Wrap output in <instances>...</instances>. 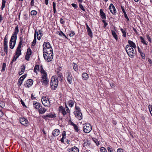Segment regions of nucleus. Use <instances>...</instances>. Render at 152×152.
I'll return each instance as SVG.
<instances>
[{"instance_id":"c85d7f7f","label":"nucleus","mask_w":152,"mask_h":152,"mask_svg":"<svg viewBox=\"0 0 152 152\" xmlns=\"http://www.w3.org/2000/svg\"><path fill=\"white\" fill-rule=\"evenodd\" d=\"M73 68L76 72H77L78 70V65L75 63H73L72 64Z\"/></svg>"},{"instance_id":"0eeeda50","label":"nucleus","mask_w":152,"mask_h":152,"mask_svg":"<svg viewBox=\"0 0 152 152\" xmlns=\"http://www.w3.org/2000/svg\"><path fill=\"white\" fill-rule=\"evenodd\" d=\"M110 10L111 13L113 15H116V11L115 7L112 4H111L109 6Z\"/></svg>"},{"instance_id":"4d7b16f0","label":"nucleus","mask_w":152,"mask_h":152,"mask_svg":"<svg viewBox=\"0 0 152 152\" xmlns=\"http://www.w3.org/2000/svg\"><path fill=\"white\" fill-rule=\"evenodd\" d=\"M71 5L75 9H77L78 7L77 5L75 4L72 3Z\"/></svg>"},{"instance_id":"338daca9","label":"nucleus","mask_w":152,"mask_h":152,"mask_svg":"<svg viewBox=\"0 0 152 152\" xmlns=\"http://www.w3.org/2000/svg\"><path fill=\"white\" fill-rule=\"evenodd\" d=\"M40 69H41V72L42 73H43V74L45 72V70L43 69V68L42 66H41Z\"/></svg>"},{"instance_id":"4c0bfd02","label":"nucleus","mask_w":152,"mask_h":152,"mask_svg":"<svg viewBox=\"0 0 152 152\" xmlns=\"http://www.w3.org/2000/svg\"><path fill=\"white\" fill-rule=\"evenodd\" d=\"M6 0H2V3L1 7V8L2 10H3L4 8L5 7V6Z\"/></svg>"},{"instance_id":"f8f14e48","label":"nucleus","mask_w":152,"mask_h":152,"mask_svg":"<svg viewBox=\"0 0 152 152\" xmlns=\"http://www.w3.org/2000/svg\"><path fill=\"white\" fill-rule=\"evenodd\" d=\"M66 75H67V81L70 84H71L72 80V75L70 72H67L66 73Z\"/></svg>"},{"instance_id":"bb28decb","label":"nucleus","mask_w":152,"mask_h":152,"mask_svg":"<svg viewBox=\"0 0 152 152\" xmlns=\"http://www.w3.org/2000/svg\"><path fill=\"white\" fill-rule=\"evenodd\" d=\"M43 53V57L44 58V59H45V60L47 62H50V61H52V60H51L50 61H48V60H47V58H49V56H49V55H48L46 53Z\"/></svg>"},{"instance_id":"6ab92c4d","label":"nucleus","mask_w":152,"mask_h":152,"mask_svg":"<svg viewBox=\"0 0 152 152\" xmlns=\"http://www.w3.org/2000/svg\"><path fill=\"white\" fill-rule=\"evenodd\" d=\"M34 107L36 109H39L40 106H41V105L38 102H34L33 103Z\"/></svg>"},{"instance_id":"2eb2a0df","label":"nucleus","mask_w":152,"mask_h":152,"mask_svg":"<svg viewBox=\"0 0 152 152\" xmlns=\"http://www.w3.org/2000/svg\"><path fill=\"white\" fill-rule=\"evenodd\" d=\"M68 151L69 152H79V149L76 147L74 146L69 149Z\"/></svg>"},{"instance_id":"680f3d73","label":"nucleus","mask_w":152,"mask_h":152,"mask_svg":"<svg viewBox=\"0 0 152 152\" xmlns=\"http://www.w3.org/2000/svg\"><path fill=\"white\" fill-rule=\"evenodd\" d=\"M61 112L62 113L64 116L66 114V111H65V109L63 110Z\"/></svg>"},{"instance_id":"3c124183","label":"nucleus","mask_w":152,"mask_h":152,"mask_svg":"<svg viewBox=\"0 0 152 152\" xmlns=\"http://www.w3.org/2000/svg\"><path fill=\"white\" fill-rule=\"evenodd\" d=\"M75 111H77V112L81 111L80 108L76 106H75Z\"/></svg>"},{"instance_id":"de8ad7c7","label":"nucleus","mask_w":152,"mask_h":152,"mask_svg":"<svg viewBox=\"0 0 152 152\" xmlns=\"http://www.w3.org/2000/svg\"><path fill=\"white\" fill-rule=\"evenodd\" d=\"M7 38L5 36L4 39V45H7Z\"/></svg>"},{"instance_id":"9d476101","label":"nucleus","mask_w":152,"mask_h":152,"mask_svg":"<svg viewBox=\"0 0 152 152\" xmlns=\"http://www.w3.org/2000/svg\"><path fill=\"white\" fill-rule=\"evenodd\" d=\"M74 114L75 116L79 120L82 119V115L81 111L77 112V111H74Z\"/></svg>"},{"instance_id":"13d9d810","label":"nucleus","mask_w":152,"mask_h":152,"mask_svg":"<svg viewBox=\"0 0 152 152\" xmlns=\"http://www.w3.org/2000/svg\"><path fill=\"white\" fill-rule=\"evenodd\" d=\"M79 7L83 11H85V10L83 5L81 4H79Z\"/></svg>"},{"instance_id":"58836bf2","label":"nucleus","mask_w":152,"mask_h":152,"mask_svg":"<svg viewBox=\"0 0 152 152\" xmlns=\"http://www.w3.org/2000/svg\"><path fill=\"white\" fill-rule=\"evenodd\" d=\"M47 115L48 117H49L51 118L56 117V115L55 114L53 115L51 113H49L48 115Z\"/></svg>"},{"instance_id":"7ed1b4c3","label":"nucleus","mask_w":152,"mask_h":152,"mask_svg":"<svg viewBox=\"0 0 152 152\" xmlns=\"http://www.w3.org/2000/svg\"><path fill=\"white\" fill-rule=\"evenodd\" d=\"M83 131L86 133L90 132L92 130V127L91 124L89 123H86L83 124Z\"/></svg>"},{"instance_id":"7c9ffc66","label":"nucleus","mask_w":152,"mask_h":152,"mask_svg":"<svg viewBox=\"0 0 152 152\" xmlns=\"http://www.w3.org/2000/svg\"><path fill=\"white\" fill-rule=\"evenodd\" d=\"M112 31V34L113 36V37L115 39L117 40L118 39L117 35L116 34V33L115 32V31L112 30L111 31Z\"/></svg>"},{"instance_id":"393cba45","label":"nucleus","mask_w":152,"mask_h":152,"mask_svg":"<svg viewBox=\"0 0 152 152\" xmlns=\"http://www.w3.org/2000/svg\"><path fill=\"white\" fill-rule=\"evenodd\" d=\"M37 32L35 30V33L34 34V39L32 42V45H33L34 46L35 45L36 42V36H37Z\"/></svg>"},{"instance_id":"e433bc0d","label":"nucleus","mask_w":152,"mask_h":152,"mask_svg":"<svg viewBox=\"0 0 152 152\" xmlns=\"http://www.w3.org/2000/svg\"><path fill=\"white\" fill-rule=\"evenodd\" d=\"M121 30L123 34V36L124 37H126V29H124L122 28H121Z\"/></svg>"},{"instance_id":"69168bd1","label":"nucleus","mask_w":152,"mask_h":152,"mask_svg":"<svg viewBox=\"0 0 152 152\" xmlns=\"http://www.w3.org/2000/svg\"><path fill=\"white\" fill-rule=\"evenodd\" d=\"M75 35V33L74 31H72L69 34L70 37H73Z\"/></svg>"},{"instance_id":"cd10ccee","label":"nucleus","mask_w":152,"mask_h":152,"mask_svg":"<svg viewBox=\"0 0 152 152\" xmlns=\"http://www.w3.org/2000/svg\"><path fill=\"white\" fill-rule=\"evenodd\" d=\"M82 77L84 80H87L89 76L87 73L85 72L83 74Z\"/></svg>"},{"instance_id":"a211bd4d","label":"nucleus","mask_w":152,"mask_h":152,"mask_svg":"<svg viewBox=\"0 0 152 152\" xmlns=\"http://www.w3.org/2000/svg\"><path fill=\"white\" fill-rule=\"evenodd\" d=\"M59 130L58 129H54L52 132V134L54 137L57 136L59 134Z\"/></svg>"},{"instance_id":"1a4fd4ad","label":"nucleus","mask_w":152,"mask_h":152,"mask_svg":"<svg viewBox=\"0 0 152 152\" xmlns=\"http://www.w3.org/2000/svg\"><path fill=\"white\" fill-rule=\"evenodd\" d=\"M42 81L45 84H47L48 82V80L47 78V74L46 73L44 72L43 73L42 76Z\"/></svg>"},{"instance_id":"b1692460","label":"nucleus","mask_w":152,"mask_h":152,"mask_svg":"<svg viewBox=\"0 0 152 152\" xmlns=\"http://www.w3.org/2000/svg\"><path fill=\"white\" fill-rule=\"evenodd\" d=\"M16 42L14 41H11L10 40V47L11 49H13L15 44Z\"/></svg>"},{"instance_id":"79ce46f5","label":"nucleus","mask_w":152,"mask_h":152,"mask_svg":"<svg viewBox=\"0 0 152 152\" xmlns=\"http://www.w3.org/2000/svg\"><path fill=\"white\" fill-rule=\"evenodd\" d=\"M37 12L35 10H32L31 12V15L32 16L35 15L37 14Z\"/></svg>"},{"instance_id":"f257e3e1","label":"nucleus","mask_w":152,"mask_h":152,"mask_svg":"<svg viewBox=\"0 0 152 152\" xmlns=\"http://www.w3.org/2000/svg\"><path fill=\"white\" fill-rule=\"evenodd\" d=\"M126 51L128 55L131 58L133 57L135 54V50L131 47L130 45H127L126 48Z\"/></svg>"},{"instance_id":"9b49d317","label":"nucleus","mask_w":152,"mask_h":152,"mask_svg":"<svg viewBox=\"0 0 152 152\" xmlns=\"http://www.w3.org/2000/svg\"><path fill=\"white\" fill-rule=\"evenodd\" d=\"M21 46L18 45L16 50L15 56H17V58H18L21 55Z\"/></svg>"},{"instance_id":"c9c22d12","label":"nucleus","mask_w":152,"mask_h":152,"mask_svg":"<svg viewBox=\"0 0 152 152\" xmlns=\"http://www.w3.org/2000/svg\"><path fill=\"white\" fill-rule=\"evenodd\" d=\"M31 53L32 52L31 49L30 48H28L26 54L29 55L31 56Z\"/></svg>"},{"instance_id":"412c9836","label":"nucleus","mask_w":152,"mask_h":152,"mask_svg":"<svg viewBox=\"0 0 152 152\" xmlns=\"http://www.w3.org/2000/svg\"><path fill=\"white\" fill-rule=\"evenodd\" d=\"M121 10H122V12H123V13H124L125 17L127 19V20L128 21H129V20L128 17L127 16V15L124 9V7L121 6Z\"/></svg>"},{"instance_id":"49530a36","label":"nucleus","mask_w":152,"mask_h":152,"mask_svg":"<svg viewBox=\"0 0 152 152\" xmlns=\"http://www.w3.org/2000/svg\"><path fill=\"white\" fill-rule=\"evenodd\" d=\"M15 56L14 57L12 61L10 63V64H12V63H13V62L15 61H16V59L18 58H17V56H16L15 57Z\"/></svg>"},{"instance_id":"473e14b6","label":"nucleus","mask_w":152,"mask_h":152,"mask_svg":"<svg viewBox=\"0 0 152 152\" xmlns=\"http://www.w3.org/2000/svg\"><path fill=\"white\" fill-rule=\"evenodd\" d=\"M39 65H36L34 68V71L37 73V71H39Z\"/></svg>"},{"instance_id":"72a5a7b5","label":"nucleus","mask_w":152,"mask_h":152,"mask_svg":"<svg viewBox=\"0 0 152 152\" xmlns=\"http://www.w3.org/2000/svg\"><path fill=\"white\" fill-rule=\"evenodd\" d=\"M19 39L20 40V41L19 42L18 45L21 46L23 41V37H19Z\"/></svg>"},{"instance_id":"f3484780","label":"nucleus","mask_w":152,"mask_h":152,"mask_svg":"<svg viewBox=\"0 0 152 152\" xmlns=\"http://www.w3.org/2000/svg\"><path fill=\"white\" fill-rule=\"evenodd\" d=\"M128 43L129 44V45H130L131 47L133 48V49H134L136 51L135 49L136 48V46L135 44L133 41L131 40H129Z\"/></svg>"},{"instance_id":"c756f323","label":"nucleus","mask_w":152,"mask_h":152,"mask_svg":"<svg viewBox=\"0 0 152 152\" xmlns=\"http://www.w3.org/2000/svg\"><path fill=\"white\" fill-rule=\"evenodd\" d=\"M67 104L69 107H72L74 104V102L73 100H69Z\"/></svg>"},{"instance_id":"09e8293b","label":"nucleus","mask_w":152,"mask_h":152,"mask_svg":"<svg viewBox=\"0 0 152 152\" xmlns=\"http://www.w3.org/2000/svg\"><path fill=\"white\" fill-rule=\"evenodd\" d=\"M59 35L61 36H63L66 39L67 38V37L65 35V34L62 31H60V32L59 34Z\"/></svg>"},{"instance_id":"39448f33","label":"nucleus","mask_w":152,"mask_h":152,"mask_svg":"<svg viewBox=\"0 0 152 152\" xmlns=\"http://www.w3.org/2000/svg\"><path fill=\"white\" fill-rule=\"evenodd\" d=\"M42 104L45 107H49L50 106V102L48 98L46 97H43L41 99Z\"/></svg>"},{"instance_id":"6e6d98bb","label":"nucleus","mask_w":152,"mask_h":152,"mask_svg":"<svg viewBox=\"0 0 152 152\" xmlns=\"http://www.w3.org/2000/svg\"><path fill=\"white\" fill-rule=\"evenodd\" d=\"M140 53L141 56L142 57V58L143 59H145V54H143L142 52H140Z\"/></svg>"},{"instance_id":"2f4dec72","label":"nucleus","mask_w":152,"mask_h":152,"mask_svg":"<svg viewBox=\"0 0 152 152\" xmlns=\"http://www.w3.org/2000/svg\"><path fill=\"white\" fill-rule=\"evenodd\" d=\"M19 31V30L18 29V26L17 25L15 27L14 30V31L13 33L15 34V35H17V34L18 33Z\"/></svg>"},{"instance_id":"dca6fc26","label":"nucleus","mask_w":152,"mask_h":152,"mask_svg":"<svg viewBox=\"0 0 152 152\" xmlns=\"http://www.w3.org/2000/svg\"><path fill=\"white\" fill-rule=\"evenodd\" d=\"M47 110L45 108L41 106L38 110V112L39 114H43L45 113Z\"/></svg>"},{"instance_id":"bf43d9fd","label":"nucleus","mask_w":152,"mask_h":152,"mask_svg":"<svg viewBox=\"0 0 152 152\" xmlns=\"http://www.w3.org/2000/svg\"><path fill=\"white\" fill-rule=\"evenodd\" d=\"M0 105L1 106H0V108L1 109L2 108L4 107L5 104L3 102H0Z\"/></svg>"},{"instance_id":"f704fd0d","label":"nucleus","mask_w":152,"mask_h":152,"mask_svg":"<svg viewBox=\"0 0 152 152\" xmlns=\"http://www.w3.org/2000/svg\"><path fill=\"white\" fill-rule=\"evenodd\" d=\"M141 42L145 45H147V44L144 38L140 36V37Z\"/></svg>"},{"instance_id":"c03bdc74","label":"nucleus","mask_w":152,"mask_h":152,"mask_svg":"<svg viewBox=\"0 0 152 152\" xmlns=\"http://www.w3.org/2000/svg\"><path fill=\"white\" fill-rule=\"evenodd\" d=\"M73 127L75 131L77 132H79V129L78 128V126L76 125H75Z\"/></svg>"},{"instance_id":"774afa93","label":"nucleus","mask_w":152,"mask_h":152,"mask_svg":"<svg viewBox=\"0 0 152 152\" xmlns=\"http://www.w3.org/2000/svg\"><path fill=\"white\" fill-rule=\"evenodd\" d=\"M117 152H124V151L122 149L119 148L117 149Z\"/></svg>"},{"instance_id":"a18cd8bd","label":"nucleus","mask_w":152,"mask_h":152,"mask_svg":"<svg viewBox=\"0 0 152 152\" xmlns=\"http://www.w3.org/2000/svg\"><path fill=\"white\" fill-rule=\"evenodd\" d=\"M100 151L101 152H107L106 149L103 147H102L101 148Z\"/></svg>"},{"instance_id":"8fccbe9b","label":"nucleus","mask_w":152,"mask_h":152,"mask_svg":"<svg viewBox=\"0 0 152 152\" xmlns=\"http://www.w3.org/2000/svg\"><path fill=\"white\" fill-rule=\"evenodd\" d=\"M62 74L60 73L59 71H58L57 72V75L58 77L61 79V77H62L61 75Z\"/></svg>"},{"instance_id":"f03ea898","label":"nucleus","mask_w":152,"mask_h":152,"mask_svg":"<svg viewBox=\"0 0 152 152\" xmlns=\"http://www.w3.org/2000/svg\"><path fill=\"white\" fill-rule=\"evenodd\" d=\"M58 84V80L54 77H52L51 79L50 85L51 88L53 90H55Z\"/></svg>"},{"instance_id":"603ef678","label":"nucleus","mask_w":152,"mask_h":152,"mask_svg":"<svg viewBox=\"0 0 152 152\" xmlns=\"http://www.w3.org/2000/svg\"><path fill=\"white\" fill-rule=\"evenodd\" d=\"M151 115L152 116V105H149L148 106Z\"/></svg>"},{"instance_id":"a878e982","label":"nucleus","mask_w":152,"mask_h":152,"mask_svg":"<svg viewBox=\"0 0 152 152\" xmlns=\"http://www.w3.org/2000/svg\"><path fill=\"white\" fill-rule=\"evenodd\" d=\"M25 69V66L24 65H23L21 66V71L19 72V75H22L23 73L24 72Z\"/></svg>"},{"instance_id":"052dcab7","label":"nucleus","mask_w":152,"mask_h":152,"mask_svg":"<svg viewBox=\"0 0 152 152\" xmlns=\"http://www.w3.org/2000/svg\"><path fill=\"white\" fill-rule=\"evenodd\" d=\"M66 135V132L65 131H63L62 133V136L63 138H65Z\"/></svg>"},{"instance_id":"a19ab883","label":"nucleus","mask_w":152,"mask_h":152,"mask_svg":"<svg viewBox=\"0 0 152 152\" xmlns=\"http://www.w3.org/2000/svg\"><path fill=\"white\" fill-rule=\"evenodd\" d=\"M6 67V64L5 63H4L3 64L2 68L1 70L2 72H4L5 69Z\"/></svg>"},{"instance_id":"5fc2aeb1","label":"nucleus","mask_w":152,"mask_h":152,"mask_svg":"<svg viewBox=\"0 0 152 152\" xmlns=\"http://www.w3.org/2000/svg\"><path fill=\"white\" fill-rule=\"evenodd\" d=\"M30 57V55L26 54L25 57V59L26 60L28 61L29 60Z\"/></svg>"},{"instance_id":"4be33fe9","label":"nucleus","mask_w":152,"mask_h":152,"mask_svg":"<svg viewBox=\"0 0 152 152\" xmlns=\"http://www.w3.org/2000/svg\"><path fill=\"white\" fill-rule=\"evenodd\" d=\"M100 13L102 18L103 19H106V15L105 14L104 12L101 9L100 10Z\"/></svg>"},{"instance_id":"ea45409f","label":"nucleus","mask_w":152,"mask_h":152,"mask_svg":"<svg viewBox=\"0 0 152 152\" xmlns=\"http://www.w3.org/2000/svg\"><path fill=\"white\" fill-rule=\"evenodd\" d=\"M23 81V80L20 78L18 79V85L19 86H20L22 84Z\"/></svg>"},{"instance_id":"37998d69","label":"nucleus","mask_w":152,"mask_h":152,"mask_svg":"<svg viewBox=\"0 0 152 152\" xmlns=\"http://www.w3.org/2000/svg\"><path fill=\"white\" fill-rule=\"evenodd\" d=\"M94 142L97 145L99 144V142L98 140L96 138H92Z\"/></svg>"},{"instance_id":"5701e85b","label":"nucleus","mask_w":152,"mask_h":152,"mask_svg":"<svg viewBox=\"0 0 152 152\" xmlns=\"http://www.w3.org/2000/svg\"><path fill=\"white\" fill-rule=\"evenodd\" d=\"M17 39V35H15V34L13 33L11 37L10 40L11 41H14L15 42H16Z\"/></svg>"},{"instance_id":"e2e57ef3","label":"nucleus","mask_w":152,"mask_h":152,"mask_svg":"<svg viewBox=\"0 0 152 152\" xmlns=\"http://www.w3.org/2000/svg\"><path fill=\"white\" fill-rule=\"evenodd\" d=\"M27 75L26 74H25L23 76H21L20 78H21L22 79H23V80L26 77Z\"/></svg>"},{"instance_id":"6e6552de","label":"nucleus","mask_w":152,"mask_h":152,"mask_svg":"<svg viewBox=\"0 0 152 152\" xmlns=\"http://www.w3.org/2000/svg\"><path fill=\"white\" fill-rule=\"evenodd\" d=\"M33 83V81L32 79H29L26 81L24 85L25 87L29 88L32 86Z\"/></svg>"},{"instance_id":"423d86ee","label":"nucleus","mask_w":152,"mask_h":152,"mask_svg":"<svg viewBox=\"0 0 152 152\" xmlns=\"http://www.w3.org/2000/svg\"><path fill=\"white\" fill-rule=\"evenodd\" d=\"M43 51L45 52L47 49H50V48H52L50 44V43L48 42H44L43 45Z\"/></svg>"},{"instance_id":"0e129e2a","label":"nucleus","mask_w":152,"mask_h":152,"mask_svg":"<svg viewBox=\"0 0 152 152\" xmlns=\"http://www.w3.org/2000/svg\"><path fill=\"white\" fill-rule=\"evenodd\" d=\"M146 37H147V39H148V41L151 42V39L150 37H149V35H146Z\"/></svg>"},{"instance_id":"aec40b11","label":"nucleus","mask_w":152,"mask_h":152,"mask_svg":"<svg viewBox=\"0 0 152 152\" xmlns=\"http://www.w3.org/2000/svg\"><path fill=\"white\" fill-rule=\"evenodd\" d=\"M42 31L41 30H39L37 32V37L39 40H40L42 36Z\"/></svg>"},{"instance_id":"864d4df0","label":"nucleus","mask_w":152,"mask_h":152,"mask_svg":"<svg viewBox=\"0 0 152 152\" xmlns=\"http://www.w3.org/2000/svg\"><path fill=\"white\" fill-rule=\"evenodd\" d=\"M107 149L109 152H114V151L112 148L108 147L107 148Z\"/></svg>"},{"instance_id":"4468645a","label":"nucleus","mask_w":152,"mask_h":152,"mask_svg":"<svg viewBox=\"0 0 152 152\" xmlns=\"http://www.w3.org/2000/svg\"><path fill=\"white\" fill-rule=\"evenodd\" d=\"M86 29L87 30L88 34L90 37L92 38L93 37L92 31L87 23H86Z\"/></svg>"},{"instance_id":"20e7f679","label":"nucleus","mask_w":152,"mask_h":152,"mask_svg":"<svg viewBox=\"0 0 152 152\" xmlns=\"http://www.w3.org/2000/svg\"><path fill=\"white\" fill-rule=\"evenodd\" d=\"M49 50L48 51L47 49H46V50L45 52L43 51V53H45L47 54L48 55H49V58H47V60L48 61L52 60L53 58V49L52 48L49 49Z\"/></svg>"},{"instance_id":"ddd939ff","label":"nucleus","mask_w":152,"mask_h":152,"mask_svg":"<svg viewBox=\"0 0 152 152\" xmlns=\"http://www.w3.org/2000/svg\"><path fill=\"white\" fill-rule=\"evenodd\" d=\"M19 121L24 126L28 123V120L24 117L20 118Z\"/></svg>"}]
</instances>
